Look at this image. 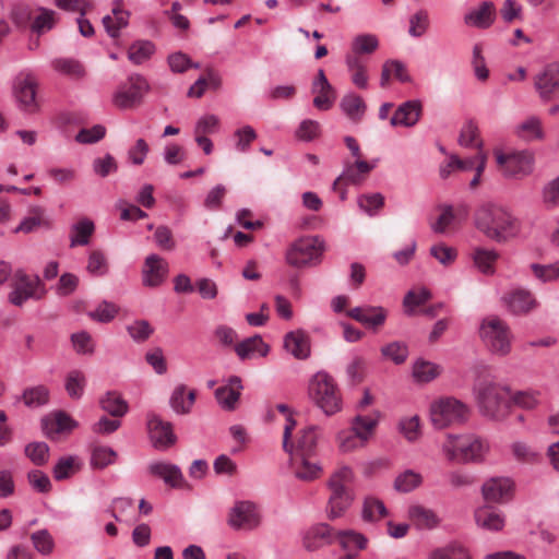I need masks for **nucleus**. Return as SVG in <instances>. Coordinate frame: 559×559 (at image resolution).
Wrapping results in <instances>:
<instances>
[{
	"label": "nucleus",
	"instance_id": "nucleus-5",
	"mask_svg": "<svg viewBox=\"0 0 559 559\" xmlns=\"http://www.w3.org/2000/svg\"><path fill=\"white\" fill-rule=\"evenodd\" d=\"M325 249V241L320 236H305L290 245L285 259L296 269L313 267L322 262Z\"/></svg>",
	"mask_w": 559,
	"mask_h": 559
},
{
	"label": "nucleus",
	"instance_id": "nucleus-62",
	"mask_svg": "<svg viewBox=\"0 0 559 559\" xmlns=\"http://www.w3.org/2000/svg\"><path fill=\"white\" fill-rule=\"evenodd\" d=\"M127 331L130 337L136 343H143L150 338L154 329L146 320H136L127 325Z\"/></svg>",
	"mask_w": 559,
	"mask_h": 559
},
{
	"label": "nucleus",
	"instance_id": "nucleus-29",
	"mask_svg": "<svg viewBox=\"0 0 559 559\" xmlns=\"http://www.w3.org/2000/svg\"><path fill=\"white\" fill-rule=\"evenodd\" d=\"M332 542V530L328 524H317L306 532L302 538L305 548L313 551Z\"/></svg>",
	"mask_w": 559,
	"mask_h": 559
},
{
	"label": "nucleus",
	"instance_id": "nucleus-49",
	"mask_svg": "<svg viewBox=\"0 0 559 559\" xmlns=\"http://www.w3.org/2000/svg\"><path fill=\"white\" fill-rule=\"evenodd\" d=\"M155 51V46L148 40H139L133 43L128 50V58L134 64L145 62Z\"/></svg>",
	"mask_w": 559,
	"mask_h": 559
},
{
	"label": "nucleus",
	"instance_id": "nucleus-33",
	"mask_svg": "<svg viewBox=\"0 0 559 559\" xmlns=\"http://www.w3.org/2000/svg\"><path fill=\"white\" fill-rule=\"evenodd\" d=\"M195 401V392H187V388L180 384L175 388L170 395L169 404L177 414H188L191 412Z\"/></svg>",
	"mask_w": 559,
	"mask_h": 559
},
{
	"label": "nucleus",
	"instance_id": "nucleus-21",
	"mask_svg": "<svg viewBox=\"0 0 559 559\" xmlns=\"http://www.w3.org/2000/svg\"><path fill=\"white\" fill-rule=\"evenodd\" d=\"M284 348L296 359H306L310 356V338L302 330L288 332L284 337Z\"/></svg>",
	"mask_w": 559,
	"mask_h": 559
},
{
	"label": "nucleus",
	"instance_id": "nucleus-53",
	"mask_svg": "<svg viewBox=\"0 0 559 559\" xmlns=\"http://www.w3.org/2000/svg\"><path fill=\"white\" fill-rule=\"evenodd\" d=\"M119 307L114 302L103 300L99 302L94 310L87 312V316L99 323L111 322L118 314Z\"/></svg>",
	"mask_w": 559,
	"mask_h": 559
},
{
	"label": "nucleus",
	"instance_id": "nucleus-61",
	"mask_svg": "<svg viewBox=\"0 0 559 559\" xmlns=\"http://www.w3.org/2000/svg\"><path fill=\"white\" fill-rule=\"evenodd\" d=\"M49 399V391L44 385H37L24 391V403L29 407H39L45 405Z\"/></svg>",
	"mask_w": 559,
	"mask_h": 559
},
{
	"label": "nucleus",
	"instance_id": "nucleus-6",
	"mask_svg": "<svg viewBox=\"0 0 559 559\" xmlns=\"http://www.w3.org/2000/svg\"><path fill=\"white\" fill-rule=\"evenodd\" d=\"M511 391L509 388L495 384H480L477 389V401L481 413L492 419H502L510 405Z\"/></svg>",
	"mask_w": 559,
	"mask_h": 559
},
{
	"label": "nucleus",
	"instance_id": "nucleus-12",
	"mask_svg": "<svg viewBox=\"0 0 559 559\" xmlns=\"http://www.w3.org/2000/svg\"><path fill=\"white\" fill-rule=\"evenodd\" d=\"M534 86L544 102L559 96V62L547 64L534 80Z\"/></svg>",
	"mask_w": 559,
	"mask_h": 559
},
{
	"label": "nucleus",
	"instance_id": "nucleus-8",
	"mask_svg": "<svg viewBox=\"0 0 559 559\" xmlns=\"http://www.w3.org/2000/svg\"><path fill=\"white\" fill-rule=\"evenodd\" d=\"M497 164L508 179H523L534 171L535 158L531 151H516L504 154L496 152Z\"/></svg>",
	"mask_w": 559,
	"mask_h": 559
},
{
	"label": "nucleus",
	"instance_id": "nucleus-20",
	"mask_svg": "<svg viewBox=\"0 0 559 559\" xmlns=\"http://www.w3.org/2000/svg\"><path fill=\"white\" fill-rule=\"evenodd\" d=\"M474 520L477 527L488 532H499L506 525V516L499 509L484 504L475 509Z\"/></svg>",
	"mask_w": 559,
	"mask_h": 559
},
{
	"label": "nucleus",
	"instance_id": "nucleus-58",
	"mask_svg": "<svg viewBox=\"0 0 559 559\" xmlns=\"http://www.w3.org/2000/svg\"><path fill=\"white\" fill-rule=\"evenodd\" d=\"M25 455L37 466L45 465L49 459V447L41 441L28 443L25 447Z\"/></svg>",
	"mask_w": 559,
	"mask_h": 559
},
{
	"label": "nucleus",
	"instance_id": "nucleus-38",
	"mask_svg": "<svg viewBox=\"0 0 559 559\" xmlns=\"http://www.w3.org/2000/svg\"><path fill=\"white\" fill-rule=\"evenodd\" d=\"M319 430H320L319 427L313 426V425L308 426L305 429H302L300 431V436L297 440V445H296V448L294 447L293 454L310 455L317 447V441L320 436Z\"/></svg>",
	"mask_w": 559,
	"mask_h": 559
},
{
	"label": "nucleus",
	"instance_id": "nucleus-28",
	"mask_svg": "<svg viewBox=\"0 0 559 559\" xmlns=\"http://www.w3.org/2000/svg\"><path fill=\"white\" fill-rule=\"evenodd\" d=\"M495 15V4L491 1H484L477 9L468 12L464 21L467 25L487 28L493 23Z\"/></svg>",
	"mask_w": 559,
	"mask_h": 559
},
{
	"label": "nucleus",
	"instance_id": "nucleus-24",
	"mask_svg": "<svg viewBox=\"0 0 559 559\" xmlns=\"http://www.w3.org/2000/svg\"><path fill=\"white\" fill-rule=\"evenodd\" d=\"M468 216V209L465 204H461L454 210L451 205H445L441 209L438 219L431 224L435 233L443 234L456 221H465Z\"/></svg>",
	"mask_w": 559,
	"mask_h": 559
},
{
	"label": "nucleus",
	"instance_id": "nucleus-51",
	"mask_svg": "<svg viewBox=\"0 0 559 559\" xmlns=\"http://www.w3.org/2000/svg\"><path fill=\"white\" fill-rule=\"evenodd\" d=\"M52 68L58 73L67 75L71 79H81L85 74L83 66L74 59H56L52 61Z\"/></svg>",
	"mask_w": 559,
	"mask_h": 559
},
{
	"label": "nucleus",
	"instance_id": "nucleus-39",
	"mask_svg": "<svg viewBox=\"0 0 559 559\" xmlns=\"http://www.w3.org/2000/svg\"><path fill=\"white\" fill-rule=\"evenodd\" d=\"M498 257L499 254L496 250L480 247L475 248L472 253L475 266L484 274H492L495 272L493 266Z\"/></svg>",
	"mask_w": 559,
	"mask_h": 559
},
{
	"label": "nucleus",
	"instance_id": "nucleus-40",
	"mask_svg": "<svg viewBox=\"0 0 559 559\" xmlns=\"http://www.w3.org/2000/svg\"><path fill=\"white\" fill-rule=\"evenodd\" d=\"M59 21L56 11L47 8H38V14L34 17L31 29L32 32L40 35L52 29Z\"/></svg>",
	"mask_w": 559,
	"mask_h": 559
},
{
	"label": "nucleus",
	"instance_id": "nucleus-42",
	"mask_svg": "<svg viewBox=\"0 0 559 559\" xmlns=\"http://www.w3.org/2000/svg\"><path fill=\"white\" fill-rule=\"evenodd\" d=\"M530 270L540 284L559 282V259L547 264L532 263Z\"/></svg>",
	"mask_w": 559,
	"mask_h": 559
},
{
	"label": "nucleus",
	"instance_id": "nucleus-19",
	"mask_svg": "<svg viewBox=\"0 0 559 559\" xmlns=\"http://www.w3.org/2000/svg\"><path fill=\"white\" fill-rule=\"evenodd\" d=\"M168 273V263L157 254L146 257L143 270V285L147 287H157L166 278Z\"/></svg>",
	"mask_w": 559,
	"mask_h": 559
},
{
	"label": "nucleus",
	"instance_id": "nucleus-56",
	"mask_svg": "<svg viewBox=\"0 0 559 559\" xmlns=\"http://www.w3.org/2000/svg\"><path fill=\"white\" fill-rule=\"evenodd\" d=\"M80 468L79 460L76 456H63L53 466V477L57 480H63L69 478Z\"/></svg>",
	"mask_w": 559,
	"mask_h": 559
},
{
	"label": "nucleus",
	"instance_id": "nucleus-45",
	"mask_svg": "<svg viewBox=\"0 0 559 559\" xmlns=\"http://www.w3.org/2000/svg\"><path fill=\"white\" fill-rule=\"evenodd\" d=\"M427 559H472L468 550L457 543L432 550Z\"/></svg>",
	"mask_w": 559,
	"mask_h": 559
},
{
	"label": "nucleus",
	"instance_id": "nucleus-1",
	"mask_svg": "<svg viewBox=\"0 0 559 559\" xmlns=\"http://www.w3.org/2000/svg\"><path fill=\"white\" fill-rule=\"evenodd\" d=\"M474 226L487 238L504 242L516 237L521 230L519 219L504 205L485 202L474 212Z\"/></svg>",
	"mask_w": 559,
	"mask_h": 559
},
{
	"label": "nucleus",
	"instance_id": "nucleus-55",
	"mask_svg": "<svg viewBox=\"0 0 559 559\" xmlns=\"http://www.w3.org/2000/svg\"><path fill=\"white\" fill-rule=\"evenodd\" d=\"M423 481V477L419 473L406 469L394 480V488L400 492H411L416 489Z\"/></svg>",
	"mask_w": 559,
	"mask_h": 559
},
{
	"label": "nucleus",
	"instance_id": "nucleus-52",
	"mask_svg": "<svg viewBox=\"0 0 559 559\" xmlns=\"http://www.w3.org/2000/svg\"><path fill=\"white\" fill-rule=\"evenodd\" d=\"M117 459V452L109 447H96L91 454L90 464L95 469H104L114 464Z\"/></svg>",
	"mask_w": 559,
	"mask_h": 559
},
{
	"label": "nucleus",
	"instance_id": "nucleus-35",
	"mask_svg": "<svg viewBox=\"0 0 559 559\" xmlns=\"http://www.w3.org/2000/svg\"><path fill=\"white\" fill-rule=\"evenodd\" d=\"M306 454L295 456V476L304 481H311L321 474V466L317 462H312Z\"/></svg>",
	"mask_w": 559,
	"mask_h": 559
},
{
	"label": "nucleus",
	"instance_id": "nucleus-18",
	"mask_svg": "<svg viewBox=\"0 0 559 559\" xmlns=\"http://www.w3.org/2000/svg\"><path fill=\"white\" fill-rule=\"evenodd\" d=\"M347 316L369 329L378 330L384 324L388 311L381 306L367 305L350 309Z\"/></svg>",
	"mask_w": 559,
	"mask_h": 559
},
{
	"label": "nucleus",
	"instance_id": "nucleus-3",
	"mask_svg": "<svg viewBox=\"0 0 559 559\" xmlns=\"http://www.w3.org/2000/svg\"><path fill=\"white\" fill-rule=\"evenodd\" d=\"M310 400L326 415L333 416L342 409L340 389L325 371H318L309 382Z\"/></svg>",
	"mask_w": 559,
	"mask_h": 559
},
{
	"label": "nucleus",
	"instance_id": "nucleus-41",
	"mask_svg": "<svg viewBox=\"0 0 559 559\" xmlns=\"http://www.w3.org/2000/svg\"><path fill=\"white\" fill-rule=\"evenodd\" d=\"M354 480V471L347 465H342L330 476L328 487L330 490H353L350 486Z\"/></svg>",
	"mask_w": 559,
	"mask_h": 559
},
{
	"label": "nucleus",
	"instance_id": "nucleus-25",
	"mask_svg": "<svg viewBox=\"0 0 559 559\" xmlns=\"http://www.w3.org/2000/svg\"><path fill=\"white\" fill-rule=\"evenodd\" d=\"M326 513L329 519L335 520L345 514L355 499L353 490H330Z\"/></svg>",
	"mask_w": 559,
	"mask_h": 559
},
{
	"label": "nucleus",
	"instance_id": "nucleus-13",
	"mask_svg": "<svg viewBox=\"0 0 559 559\" xmlns=\"http://www.w3.org/2000/svg\"><path fill=\"white\" fill-rule=\"evenodd\" d=\"M503 302L508 311L514 316L528 314L539 307V301L535 295L523 287L514 288L506 294Z\"/></svg>",
	"mask_w": 559,
	"mask_h": 559
},
{
	"label": "nucleus",
	"instance_id": "nucleus-22",
	"mask_svg": "<svg viewBox=\"0 0 559 559\" xmlns=\"http://www.w3.org/2000/svg\"><path fill=\"white\" fill-rule=\"evenodd\" d=\"M148 471L152 475L162 478L166 485L173 488L182 486L185 479L180 468L171 463L155 461L148 464Z\"/></svg>",
	"mask_w": 559,
	"mask_h": 559
},
{
	"label": "nucleus",
	"instance_id": "nucleus-59",
	"mask_svg": "<svg viewBox=\"0 0 559 559\" xmlns=\"http://www.w3.org/2000/svg\"><path fill=\"white\" fill-rule=\"evenodd\" d=\"M399 429L407 441H416L421 435L419 417L414 415L402 418L399 423Z\"/></svg>",
	"mask_w": 559,
	"mask_h": 559
},
{
	"label": "nucleus",
	"instance_id": "nucleus-23",
	"mask_svg": "<svg viewBox=\"0 0 559 559\" xmlns=\"http://www.w3.org/2000/svg\"><path fill=\"white\" fill-rule=\"evenodd\" d=\"M421 114V104L419 100H407L399 106L391 118L392 126L413 127L415 126Z\"/></svg>",
	"mask_w": 559,
	"mask_h": 559
},
{
	"label": "nucleus",
	"instance_id": "nucleus-14",
	"mask_svg": "<svg viewBox=\"0 0 559 559\" xmlns=\"http://www.w3.org/2000/svg\"><path fill=\"white\" fill-rule=\"evenodd\" d=\"M259 523V512L250 501H238L229 511L228 524L235 530H253Z\"/></svg>",
	"mask_w": 559,
	"mask_h": 559
},
{
	"label": "nucleus",
	"instance_id": "nucleus-48",
	"mask_svg": "<svg viewBox=\"0 0 559 559\" xmlns=\"http://www.w3.org/2000/svg\"><path fill=\"white\" fill-rule=\"evenodd\" d=\"M386 513V508L381 500L374 497L365 498L361 511L364 521L376 522L384 518Z\"/></svg>",
	"mask_w": 559,
	"mask_h": 559
},
{
	"label": "nucleus",
	"instance_id": "nucleus-17",
	"mask_svg": "<svg viewBox=\"0 0 559 559\" xmlns=\"http://www.w3.org/2000/svg\"><path fill=\"white\" fill-rule=\"evenodd\" d=\"M514 483L511 478L496 476L487 479L481 487L483 497L489 502H504L511 499Z\"/></svg>",
	"mask_w": 559,
	"mask_h": 559
},
{
	"label": "nucleus",
	"instance_id": "nucleus-10",
	"mask_svg": "<svg viewBox=\"0 0 559 559\" xmlns=\"http://www.w3.org/2000/svg\"><path fill=\"white\" fill-rule=\"evenodd\" d=\"M45 289L38 276L27 275L23 272H16L13 289L9 295V300L14 306H22L28 299H40Z\"/></svg>",
	"mask_w": 559,
	"mask_h": 559
},
{
	"label": "nucleus",
	"instance_id": "nucleus-44",
	"mask_svg": "<svg viewBox=\"0 0 559 559\" xmlns=\"http://www.w3.org/2000/svg\"><path fill=\"white\" fill-rule=\"evenodd\" d=\"M336 538L348 554H352L354 550H361L367 546V538L362 534L352 530L337 532Z\"/></svg>",
	"mask_w": 559,
	"mask_h": 559
},
{
	"label": "nucleus",
	"instance_id": "nucleus-46",
	"mask_svg": "<svg viewBox=\"0 0 559 559\" xmlns=\"http://www.w3.org/2000/svg\"><path fill=\"white\" fill-rule=\"evenodd\" d=\"M31 216L25 217L19 226L14 229V233H32L40 226H48V222L45 219V211L41 206H34L31 210Z\"/></svg>",
	"mask_w": 559,
	"mask_h": 559
},
{
	"label": "nucleus",
	"instance_id": "nucleus-9",
	"mask_svg": "<svg viewBox=\"0 0 559 559\" xmlns=\"http://www.w3.org/2000/svg\"><path fill=\"white\" fill-rule=\"evenodd\" d=\"M146 79L140 74H131L112 94V105L118 109H130L140 105L148 92Z\"/></svg>",
	"mask_w": 559,
	"mask_h": 559
},
{
	"label": "nucleus",
	"instance_id": "nucleus-47",
	"mask_svg": "<svg viewBox=\"0 0 559 559\" xmlns=\"http://www.w3.org/2000/svg\"><path fill=\"white\" fill-rule=\"evenodd\" d=\"M86 377L80 370H72L66 377L64 388L71 399L79 400L84 393Z\"/></svg>",
	"mask_w": 559,
	"mask_h": 559
},
{
	"label": "nucleus",
	"instance_id": "nucleus-2",
	"mask_svg": "<svg viewBox=\"0 0 559 559\" xmlns=\"http://www.w3.org/2000/svg\"><path fill=\"white\" fill-rule=\"evenodd\" d=\"M441 452L452 463L481 464L487 460L490 444L475 433H449L441 445Z\"/></svg>",
	"mask_w": 559,
	"mask_h": 559
},
{
	"label": "nucleus",
	"instance_id": "nucleus-50",
	"mask_svg": "<svg viewBox=\"0 0 559 559\" xmlns=\"http://www.w3.org/2000/svg\"><path fill=\"white\" fill-rule=\"evenodd\" d=\"M357 204L368 216H376L384 205V197L379 192L361 194L357 198Z\"/></svg>",
	"mask_w": 559,
	"mask_h": 559
},
{
	"label": "nucleus",
	"instance_id": "nucleus-27",
	"mask_svg": "<svg viewBox=\"0 0 559 559\" xmlns=\"http://www.w3.org/2000/svg\"><path fill=\"white\" fill-rule=\"evenodd\" d=\"M122 0H116L111 14L103 17V24L110 37H117L121 28L129 23L130 13L121 8Z\"/></svg>",
	"mask_w": 559,
	"mask_h": 559
},
{
	"label": "nucleus",
	"instance_id": "nucleus-26",
	"mask_svg": "<svg viewBox=\"0 0 559 559\" xmlns=\"http://www.w3.org/2000/svg\"><path fill=\"white\" fill-rule=\"evenodd\" d=\"M235 352L241 360H245L265 357L270 352V347L260 335H254L238 343L235 346Z\"/></svg>",
	"mask_w": 559,
	"mask_h": 559
},
{
	"label": "nucleus",
	"instance_id": "nucleus-15",
	"mask_svg": "<svg viewBox=\"0 0 559 559\" xmlns=\"http://www.w3.org/2000/svg\"><path fill=\"white\" fill-rule=\"evenodd\" d=\"M147 429L151 442L157 450H166L176 442L170 423L162 420L155 414L147 416Z\"/></svg>",
	"mask_w": 559,
	"mask_h": 559
},
{
	"label": "nucleus",
	"instance_id": "nucleus-4",
	"mask_svg": "<svg viewBox=\"0 0 559 559\" xmlns=\"http://www.w3.org/2000/svg\"><path fill=\"white\" fill-rule=\"evenodd\" d=\"M479 336L486 348L498 356L511 353L513 334L509 324L498 316H488L481 320Z\"/></svg>",
	"mask_w": 559,
	"mask_h": 559
},
{
	"label": "nucleus",
	"instance_id": "nucleus-54",
	"mask_svg": "<svg viewBox=\"0 0 559 559\" xmlns=\"http://www.w3.org/2000/svg\"><path fill=\"white\" fill-rule=\"evenodd\" d=\"M431 298V293L426 287H420L417 290H409L404 299L403 306L405 313L407 316H413L415 313V309Z\"/></svg>",
	"mask_w": 559,
	"mask_h": 559
},
{
	"label": "nucleus",
	"instance_id": "nucleus-63",
	"mask_svg": "<svg viewBox=\"0 0 559 559\" xmlns=\"http://www.w3.org/2000/svg\"><path fill=\"white\" fill-rule=\"evenodd\" d=\"M430 254L443 266L451 265L457 258L456 249L442 242L431 246Z\"/></svg>",
	"mask_w": 559,
	"mask_h": 559
},
{
	"label": "nucleus",
	"instance_id": "nucleus-37",
	"mask_svg": "<svg viewBox=\"0 0 559 559\" xmlns=\"http://www.w3.org/2000/svg\"><path fill=\"white\" fill-rule=\"evenodd\" d=\"M95 230V225L90 218H82L73 224L70 234V247L86 246Z\"/></svg>",
	"mask_w": 559,
	"mask_h": 559
},
{
	"label": "nucleus",
	"instance_id": "nucleus-30",
	"mask_svg": "<svg viewBox=\"0 0 559 559\" xmlns=\"http://www.w3.org/2000/svg\"><path fill=\"white\" fill-rule=\"evenodd\" d=\"M408 516L419 530H432L441 522L433 510L419 504L409 507Z\"/></svg>",
	"mask_w": 559,
	"mask_h": 559
},
{
	"label": "nucleus",
	"instance_id": "nucleus-7",
	"mask_svg": "<svg viewBox=\"0 0 559 559\" xmlns=\"http://www.w3.org/2000/svg\"><path fill=\"white\" fill-rule=\"evenodd\" d=\"M468 415V407L454 397H441L430 405L431 423L437 429L464 424Z\"/></svg>",
	"mask_w": 559,
	"mask_h": 559
},
{
	"label": "nucleus",
	"instance_id": "nucleus-43",
	"mask_svg": "<svg viewBox=\"0 0 559 559\" xmlns=\"http://www.w3.org/2000/svg\"><path fill=\"white\" fill-rule=\"evenodd\" d=\"M103 411L107 412L114 417H121L128 412V403L122 396L112 391L107 392L99 401Z\"/></svg>",
	"mask_w": 559,
	"mask_h": 559
},
{
	"label": "nucleus",
	"instance_id": "nucleus-64",
	"mask_svg": "<svg viewBox=\"0 0 559 559\" xmlns=\"http://www.w3.org/2000/svg\"><path fill=\"white\" fill-rule=\"evenodd\" d=\"M542 201L547 209L559 206V176L544 186Z\"/></svg>",
	"mask_w": 559,
	"mask_h": 559
},
{
	"label": "nucleus",
	"instance_id": "nucleus-60",
	"mask_svg": "<svg viewBox=\"0 0 559 559\" xmlns=\"http://www.w3.org/2000/svg\"><path fill=\"white\" fill-rule=\"evenodd\" d=\"M381 354L394 364H403L408 356V348L405 343L392 342L381 348Z\"/></svg>",
	"mask_w": 559,
	"mask_h": 559
},
{
	"label": "nucleus",
	"instance_id": "nucleus-16",
	"mask_svg": "<svg viewBox=\"0 0 559 559\" xmlns=\"http://www.w3.org/2000/svg\"><path fill=\"white\" fill-rule=\"evenodd\" d=\"M311 92L314 94L313 106L322 111L331 109L336 99V92L320 69L312 82Z\"/></svg>",
	"mask_w": 559,
	"mask_h": 559
},
{
	"label": "nucleus",
	"instance_id": "nucleus-57",
	"mask_svg": "<svg viewBox=\"0 0 559 559\" xmlns=\"http://www.w3.org/2000/svg\"><path fill=\"white\" fill-rule=\"evenodd\" d=\"M31 540L34 548L44 556H48L53 551L55 540L51 534L45 528L33 532Z\"/></svg>",
	"mask_w": 559,
	"mask_h": 559
},
{
	"label": "nucleus",
	"instance_id": "nucleus-11",
	"mask_svg": "<svg viewBox=\"0 0 559 559\" xmlns=\"http://www.w3.org/2000/svg\"><path fill=\"white\" fill-rule=\"evenodd\" d=\"M37 81L31 73H20L13 85L14 96L19 107L25 112H35L38 108L36 102Z\"/></svg>",
	"mask_w": 559,
	"mask_h": 559
},
{
	"label": "nucleus",
	"instance_id": "nucleus-34",
	"mask_svg": "<svg viewBox=\"0 0 559 559\" xmlns=\"http://www.w3.org/2000/svg\"><path fill=\"white\" fill-rule=\"evenodd\" d=\"M345 63L348 72L352 74V82L358 88L365 90L368 87L367 66L364 60L357 55H346Z\"/></svg>",
	"mask_w": 559,
	"mask_h": 559
},
{
	"label": "nucleus",
	"instance_id": "nucleus-31",
	"mask_svg": "<svg viewBox=\"0 0 559 559\" xmlns=\"http://www.w3.org/2000/svg\"><path fill=\"white\" fill-rule=\"evenodd\" d=\"M75 427L74 420L67 414L60 412L47 416L41 420V428L46 436L51 437L55 433L70 431Z\"/></svg>",
	"mask_w": 559,
	"mask_h": 559
},
{
	"label": "nucleus",
	"instance_id": "nucleus-36",
	"mask_svg": "<svg viewBox=\"0 0 559 559\" xmlns=\"http://www.w3.org/2000/svg\"><path fill=\"white\" fill-rule=\"evenodd\" d=\"M379 417L380 413L377 411L368 415L355 416L352 421L353 431H356V433L367 442L379 423Z\"/></svg>",
	"mask_w": 559,
	"mask_h": 559
},
{
	"label": "nucleus",
	"instance_id": "nucleus-32",
	"mask_svg": "<svg viewBox=\"0 0 559 559\" xmlns=\"http://www.w3.org/2000/svg\"><path fill=\"white\" fill-rule=\"evenodd\" d=\"M340 108L348 119L358 122L362 119L367 106L359 95L347 93L342 97Z\"/></svg>",
	"mask_w": 559,
	"mask_h": 559
}]
</instances>
